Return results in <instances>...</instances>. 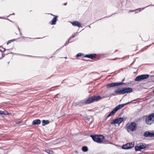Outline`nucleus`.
I'll return each instance as SVG.
<instances>
[{
	"mask_svg": "<svg viewBox=\"0 0 154 154\" xmlns=\"http://www.w3.org/2000/svg\"><path fill=\"white\" fill-rule=\"evenodd\" d=\"M101 99L102 98L100 96L92 97L87 99L85 100V104H90L94 102L97 101Z\"/></svg>",
	"mask_w": 154,
	"mask_h": 154,
	"instance_id": "f03ea898",
	"label": "nucleus"
},
{
	"mask_svg": "<svg viewBox=\"0 0 154 154\" xmlns=\"http://www.w3.org/2000/svg\"><path fill=\"white\" fill-rule=\"evenodd\" d=\"M82 54H81V53H79L77 54V57L80 56H82Z\"/></svg>",
	"mask_w": 154,
	"mask_h": 154,
	"instance_id": "412c9836",
	"label": "nucleus"
},
{
	"mask_svg": "<svg viewBox=\"0 0 154 154\" xmlns=\"http://www.w3.org/2000/svg\"><path fill=\"white\" fill-rule=\"evenodd\" d=\"M154 122V113L150 115L145 119V122L148 125H151Z\"/></svg>",
	"mask_w": 154,
	"mask_h": 154,
	"instance_id": "0eeeda50",
	"label": "nucleus"
},
{
	"mask_svg": "<svg viewBox=\"0 0 154 154\" xmlns=\"http://www.w3.org/2000/svg\"><path fill=\"white\" fill-rule=\"evenodd\" d=\"M66 3H65V4H64V5H66Z\"/></svg>",
	"mask_w": 154,
	"mask_h": 154,
	"instance_id": "b1692460",
	"label": "nucleus"
},
{
	"mask_svg": "<svg viewBox=\"0 0 154 154\" xmlns=\"http://www.w3.org/2000/svg\"><path fill=\"white\" fill-rule=\"evenodd\" d=\"M82 149L83 152H86L88 151V148L86 146H84L82 147Z\"/></svg>",
	"mask_w": 154,
	"mask_h": 154,
	"instance_id": "a211bd4d",
	"label": "nucleus"
},
{
	"mask_svg": "<svg viewBox=\"0 0 154 154\" xmlns=\"http://www.w3.org/2000/svg\"><path fill=\"white\" fill-rule=\"evenodd\" d=\"M42 125L44 126L48 124L49 123V122L48 120H43L42 121Z\"/></svg>",
	"mask_w": 154,
	"mask_h": 154,
	"instance_id": "dca6fc26",
	"label": "nucleus"
},
{
	"mask_svg": "<svg viewBox=\"0 0 154 154\" xmlns=\"http://www.w3.org/2000/svg\"><path fill=\"white\" fill-rule=\"evenodd\" d=\"M134 145V142L127 143L126 145L122 146V148L124 149H128L133 147Z\"/></svg>",
	"mask_w": 154,
	"mask_h": 154,
	"instance_id": "9d476101",
	"label": "nucleus"
},
{
	"mask_svg": "<svg viewBox=\"0 0 154 154\" xmlns=\"http://www.w3.org/2000/svg\"><path fill=\"white\" fill-rule=\"evenodd\" d=\"M144 136L145 137H154V133L146 131L144 134Z\"/></svg>",
	"mask_w": 154,
	"mask_h": 154,
	"instance_id": "9b49d317",
	"label": "nucleus"
},
{
	"mask_svg": "<svg viewBox=\"0 0 154 154\" xmlns=\"http://www.w3.org/2000/svg\"><path fill=\"white\" fill-rule=\"evenodd\" d=\"M57 17L56 16L52 20V23H51V24L53 25L55 24V22L57 21Z\"/></svg>",
	"mask_w": 154,
	"mask_h": 154,
	"instance_id": "f3484780",
	"label": "nucleus"
},
{
	"mask_svg": "<svg viewBox=\"0 0 154 154\" xmlns=\"http://www.w3.org/2000/svg\"><path fill=\"white\" fill-rule=\"evenodd\" d=\"M149 75H141L136 77L135 79V80L136 81H140L142 80L148 78Z\"/></svg>",
	"mask_w": 154,
	"mask_h": 154,
	"instance_id": "6e6552de",
	"label": "nucleus"
},
{
	"mask_svg": "<svg viewBox=\"0 0 154 154\" xmlns=\"http://www.w3.org/2000/svg\"><path fill=\"white\" fill-rule=\"evenodd\" d=\"M11 113H9L7 111H3V114L5 115H10Z\"/></svg>",
	"mask_w": 154,
	"mask_h": 154,
	"instance_id": "aec40b11",
	"label": "nucleus"
},
{
	"mask_svg": "<svg viewBox=\"0 0 154 154\" xmlns=\"http://www.w3.org/2000/svg\"><path fill=\"white\" fill-rule=\"evenodd\" d=\"M153 106H154V104Z\"/></svg>",
	"mask_w": 154,
	"mask_h": 154,
	"instance_id": "a878e982",
	"label": "nucleus"
},
{
	"mask_svg": "<svg viewBox=\"0 0 154 154\" xmlns=\"http://www.w3.org/2000/svg\"><path fill=\"white\" fill-rule=\"evenodd\" d=\"M91 137L94 141L97 143L101 142L104 138L103 136L102 135H96L95 136L91 135Z\"/></svg>",
	"mask_w": 154,
	"mask_h": 154,
	"instance_id": "39448f33",
	"label": "nucleus"
},
{
	"mask_svg": "<svg viewBox=\"0 0 154 154\" xmlns=\"http://www.w3.org/2000/svg\"><path fill=\"white\" fill-rule=\"evenodd\" d=\"M41 123V121L39 119H37L34 120L32 121V123L33 125H39Z\"/></svg>",
	"mask_w": 154,
	"mask_h": 154,
	"instance_id": "4468645a",
	"label": "nucleus"
},
{
	"mask_svg": "<svg viewBox=\"0 0 154 154\" xmlns=\"http://www.w3.org/2000/svg\"><path fill=\"white\" fill-rule=\"evenodd\" d=\"M123 84V83L120 82V83H112L109 84H108L106 86L108 88H111L113 87L118 86L120 85H122Z\"/></svg>",
	"mask_w": 154,
	"mask_h": 154,
	"instance_id": "1a4fd4ad",
	"label": "nucleus"
},
{
	"mask_svg": "<svg viewBox=\"0 0 154 154\" xmlns=\"http://www.w3.org/2000/svg\"><path fill=\"white\" fill-rule=\"evenodd\" d=\"M45 152L49 154H54V152L51 150H45Z\"/></svg>",
	"mask_w": 154,
	"mask_h": 154,
	"instance_id": "6ab92c4d",
	"label": "nucleus"
},
{
	"mask_svg": "<svg viewBox=\"0 0 154 154\" xmlns=\"http://www.w3.org/2000/svg\"><path fill=\"white\" fill-rule=\"evenodd\" d=\"M142 145V143H140L139 146H137L135 147V149L136 151L140 150L142 149H143L145 147V146H141V145Z\"/></svg>",
	"mask_w": 154,
	"mask_h": 154,
	"instance_id": "f8f14e48",
	"label": "nucleus"
},
{
	"mask_svg": "<svg viewBox=\"0 0 154 154\" xmlns=\"http://www.w3.org/2000/svg\"><path fill=\"white\" fill-rule=\"evenodd\" d=\"M123 121L124 119L123 118H119L112 120L110 123L111 125H116V124H118V126H119L120 124Z\"/></svg>",
	"mask_w": 154,
	"mask_h": 154,
	"instance_id": "423d86ee",
	"label": "nucleus"
},
{
	"mask_svg": "<svg viewBox=\"0 0 154 154\" xmlns=\"http://www.w3.org/2000/svg\"><path fill=\"white\" fill-rule=\"evenodd\" d=\"M126 129L128 132L135 131L137 129L136 123L134 122H131L129 124H127Z\"/></svg>",
	"mask_w": 154,
	"mask_h": 154,
	"instance_id": "20e7f679",
	"label": "nucleus"
},
{
	"mask_svg": "<svg viewBox=\"0 0 154 154\" xmlns=\"http://www.w3.org/2000/svg\"><path fill=\"white\" fill-rule=\"evenodd\" d=\"M141 146H144V145H143V144H142V145L141 144Z\"/></svg>",
	"mask_w": 154,
	"mask_h": 154,
	"instance_id": "5701e85b",
	"label": "nucleus"
},
{
	"mask_svg": "<svg viewBox=\"0 0 154 154\" xmlns=\"http://www.w3.org/2000/svg\"><path fill=\"white\" fill-rule=\"evenodd\" d=\"M8 43H7V44H8Z\"/></svg>",
	"mask_w": 154,
	"mask_h": 154,
	"instance_id": "393cba45",
	"label": "nucleus"
},
{
	"mask_svg": "<svg viewBox=\"0 0 154 154\" xmlns=\"http://www.w3.org/2000/svg\"><path fill=\"white\" fill-rule=\"evenodd\" d=\"M72 25L74 26H76L79 27H82L81 25V23L76 21H74L72 23Z\"/></svg>",
	"mask_w": 154,
	"mask_h": 154,
	"instance_id": "ddd939ff",
	"label": "nucleus"
},
{
	"mask_svg": "<svg viewBox=\"0 0 154 154\" xmlns=\"http://www.w3.org/2000/svg\"><path fill=\"white\" fill-rule=\"evenodd\" d=\"M130 102H128L124 104H122L117 105L114 109L111 112L108 116V117L112 116L119 110L121 109L125 105L128 104Z\"/></svg>",
	"mask_w": 154,
	"mask_h": 154,
	"instance_id": "7ed1b4c3",
	"label": "nucleus"
},
{
	"mask_svg": "<svg viewBox=\"0 0 154 154\" xmlns=\"http://www.w3.org/2000/svg\"><path fill=\"white\" fill-rule=\"evenodd\" d=\"M96 54H91L87 55L85 56V57H87L90 58H92L95 56Z\"/></svg>",
	"mask_w": 154,
	"mask_h": 154,
	"instance_id": "2eb2a0df",
	"label": "nucleus"
},
{
	"mask_svg": "<svg viewBox=\"0 0 154 154\" xmlns=\"http://www.w3.org/2000/svg\"><path fill=\"white\" fill-rule=\"evenodd\" d=\"M0 114H3V111L0 110Z\"/></svg>",
	"mask_w": 154,
	"mask_h": 154,
	"instance_id": "4be33fe9",
	"label": "nucleus"
},
{
	"mask_svg": "<svg viewBox=\"0 0 154 154\" xmlns=\"http://www.w3.org/2000/svg\"><path fill=\"white\" fill-rule=\"evenodd\" d=\"M132 91V89L131 88H121L116 89L115 91V92L119 94H122L131 93Z\"/></svg>",
	"mask_w": 154,
	"mask_h": 154,
	"instance_id": "f257e3e1",
	"label": "nucleus"
}]
</instances>
